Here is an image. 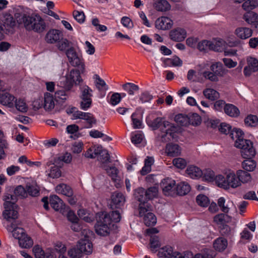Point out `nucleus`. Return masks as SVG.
<instances>
[{"label": "nucleus", "instance_id": "obj_1", "mask_svg": "<svg viewBox=\"0 0 258 258\" xmlns=\"http://www.w3.org/2000/svg\"><path fill=\"white\" fill-rule=\"evenodd\" d=\"M231 136L233 140L235 139V146L241 149V155L246 159L242 163V168L246 171H252L255 168L256 164L254 160L251 159L255 155L252 142L244 139V134L239 131L233 132Z\"/></svg>", "mask_w": 258, "mask_h": 258}, {"label": "nucleus", "instance_id": "obj_2", "mask_svg": "<svg viewBox=\"0 0 258 258\" xmlns=\"http://www.w3.org/2000/svg\"><path fill=\"white\" fill-rule=\"evenodd\" d=\"M92 252V244L88 239H81L77 244L68 250L71 258H81L83 254H89Z\"/></svg>", "mask_w": 258, "mask_h": 258}, {"label": "nucleus", "instance_id": "obj_3", "mask_svg": "<svg viewBox=\"0 0 258 258\" xmlns=\"http://www.w3.org/2000/svg\"><path fill=\"white\" fill-rule=\"evenodd\" d=\"M216 183L218 186L225 189L230 188H235L241 186L239 180L238 179L236 174L234 172H230L226 174V176L219 174L216 176Z\"/></svg>", "mask_w": 258, "mask_h": 258}, {"label": "nucleus", "instance_id": "obj_4", "mask_svg": "<svg viewBox=\"0 0 258 258\" xmlns=\"http://www.w3.org/2000/svg\"><path fill=\"white\" fill-rule=\"evenodd\" d=\"M147 124L154 130L158 129L163 125L165 128H167L165 136L168 135L173 140L177 138L176 133L178 131V127L174 125L168 121H163V118L161 117H157L153 120H148Z\"/></svg>", "mask_w": 258, "mask_h": 258}, {"label": "nucleus", "instance_id": "obj_5", "mask_svg": "<svg viewBox=\"0 0 258 258\" xmlns=\"http://www.w3.org/2000/svg\"><path fill=\"white\" fill-rule=\"evenodd\" d=\"M23 20L26 29L29 31L42 32L45 30V23L39 15L25 16Z\"/></svg>", "mask_w": 258, "mask_h": 258}, {"label": "nucleus", "instance_id": "obj_6", "mask_svg": "<svg viewBox=\"0 0 258 258\" xmlns=\"http://www.w3.org/2000/svg\"><path fill=\"white\" fill-rule=\"evenodd\" d=\"M23 20L26 29L29 31L42 32L45 30V23L39 15L25 16Z\"/></svg>", "mask_w": 258, "mask_h": 258}, {"label": "nucleus", "instance_id": "obj_7", "mask_svg": "<svg viewBox=\"0 0 258 258\" xmlns=\"http://www.w3.org/2000/svg\"><path fill=\"white\" fill-rule=\"evenodd\" d=\"M96 224L95 229L96 233L101 236H106L110 233V229L112 226L110 224L109 217L106 215L100 214L99 212L96 214Z\"/></svg>", "mask_w": 258, "mask_h": 258}, {"label": "nucleus", "instance_id": "obj_8", "mask_svg": "<svg viewBox=\"0 0 258 258\" xmlns=\"http://www.w3.org/2000/svg\"><path fill=\"white\" fill-rule=\"evenodd\" d=\"M79 70L73 69L71 71L69 74L67 75L63 80L61 81L60 84L67 90H70L73 87L74 84L79 85L82 82L80 74L82 73L81 72V67L78 68Z\"/></svg>", "mask_w": 258, "mask_h": 258}, {"label": "nucleus", "instance_id": "obj_9", "mask_svg": "<svg viewBox=\"0 0 258 258\" xmlns=\"http://www.w3.org/2000/svg\"><path fill=\"white\" fill-rule=\"evenodd\" d=\"M136 199L140 202L139 206V215L141 217L145 213L151 210V205L148 203V199L144 188L142 187L136 189L134 193Z\"/></svg>", "mask_w": 258, "mask_h": 258}, {"label": "nucleus", "instance_id": "obj_10", "mask_svg": "<svg viewBox=\"0 0 258 258\" xmlns=\"http://www.w3.org/2000/svg\"><path fill=\"white\" fill-rule=\"evenodd\" d=\"M70 64L74 67H81V72L85 71V64L83 58L78 55L73 47L68 48L66 52Z\"/></svg>", "mask_w": 258, "mask_h": 258}, {"label": "nucleus", "instance_id": "obj_11", "mask_svg": "<svg viewBox=\"0 0 258 258\" xmlns=\"http://www.w3.org/2000/svg\"><path fill=\"white\" fill-rule=\"evenodd\" d=\"M16 25V22L13 16L9 14L0 16V32L12 31Z\"/></svg>", "mask_w": 258, "mask_h": 258}, {"label": "nucleus", "instance_id": "obj_12", "mask_svg": "<svg viewBox=\"0 0 258 258\" xmlns=\"http://www.w3.org/2000/svg\"><path fill=\"white\" fill-rule=\"evenodd\" d=\"M73 119H81L86 121L85 128H89L96 124L97 120L94 116L89 112H84L80 110L72 112Z\"/></svg>", "mask_w": 258, "mask_h": 258}, {"label": "nucleus", "instance_id": "obj_13", "mask_svg": "<svg viewBox=\"0 0 258 258\" xmlns=\"http://www.w3.org/2000/svg\"><path fill=\"white\" fill-rule=\"evenodd\" d=\"M19 224V221H14L7 227V230L12 232L13 237L19 240L26 234L23 228L18 226Z\"/></svg>", "mask_w": 258, "mask_h": 258}, {"label": "nucleus", "instance_id": "obj_14", "mask_svg": "<svg viewBox=\"0 0 258 258\" xmlns=\"http://www.w3.org/2000/svg\"><path fill=\"white\" fill-rule=\"evenodd\" d=\"M247 65L244 68L245 76H249L252 72L258 70V60L254 57H248L247 58Z\"/></svg>", "mask_w": 258, "mask_h": 258}, {"label": "nucleus", "instance_id": "obj_15", "mask_svg": "<svg viewBox=\"0 0 258 258\" xmlns=\"http://www.w3.org/2000/svg\"><path fill=\"white\" fill-rule=\"evenodd\" d=\"M155 24L157 29L161 30H167L171 28L173 22L167 17H161L156 20Z\"/></svg>", "mask_w": 258, "mask_h": 258}, {"label": "nucleus", "instance_id": "obj_16", "mask_svg": "<svg viewBox=\"0 0 258 258\" xmlns=\"http://www.w3.org/2000/svg\"><path fill=\"white\" fill-rule=\"evenodd\" d=\"M125 201V197L121 192H114L111 196V207L118 208L123 206Z\"/></svg>", "mask_w": 258, "mask_h": 258}, {"label": "nucleus", "instance_id": "obj_17", "mask_svg": "<svg viewBox=\"0 0 258 258\" xmlns=\"http://www.w3.org/2000/svg\"><path fill=\"white\" fill-rule=\"evenodd\" d=\"M175 185V181L171 178L164 179L160 184L164 195L169 196Z\"/></svg>", "mask_w": 258, "mask_h": 258}, {"label": "nucleus", "instance_id": "obj_18", "mask_svg": "<svg viewBox=\"0 0 258 258\" xmlns=\"http://www.w3.org/2000/svg\"><path fill=\"white\" fill-rule=\"evenodd\" d=\"M17 209V206H11L9 208L5 209L3 212V216L8 221H11L12 220H16L18 217V212Z\"/></svg>", "mask_w": 258, "mask_h": 258}, {"label": "nucleus", "instance_id": "obj_19", "mask_svg": "<svg viewBox=\"0 0 258 258\" xmlns=\"http://www.w3.org/2000/svg\"><path fill=\"white\" fill-rule=\"evenodd\" d=\"M50 204L51 207L57 211L62 212L64 210V205L63 201L56 195L50 197Z\"/></svg>", "mask_w": 258, "mask_h": 258}, {"label": "nucleus", "instance_id": "obj_20", "mask_svg": "<svg viewBox=\"0 0 258 258\" xmlns=\"http://www.w3.org/2000/svg\"><path fill=\"white\" fill-rule=\"evenodd\" d=\"M181 151V148L177 144L169 143L166 146L165 153L168 156H178L180 155Z\"/></svg>", "mask_w": 258, "mask_h": 258}, {"label": "nucleus", "instance_id": "obj_21", "mask_svg": "<svg viewBox=\"0 0 258 258\" xmlns=\"http://www.w3.org/2000/svg\"><path fill=\"white\" fill-rule=\"evenodd\" d=\"M243 19L248 23L258 29V15L253 12H248L243 15Z\"/></svg>", "mask_w": 258, "mask_h": 258}, {"label": "nucleus", "instance_id": "obj_22", "mask_svg": "<svg viewBox=\"0 0 258 258\" xmlns=\"http://www.w3.org/2000/svg\"><path fill=\"white\" fill-rule=\"evenodd\" d=\"M15 97L9 93L6 92L0 95V102L4 105L12 107L14 105Z\"/></svg>", "mask_w": 258, "mask_h": 258}, {"label": "nucleus", "instance_id": "obj_23", "mask_svg": "<svg viewBox=\"0 0 258 258\" xmlns=\"http://www.w3.org/2000/svg\"><path fill=\"white\" fill-rule=\"evenodd\" d=\"M55 191L58 194H62L68 197L73 196V191L71 187L64 183H61L55 187Z\"/></svg>", "mask_w": 258, "mask_h": 258}, {"label": "nucleus", "instance_id": "obj_24", "mask_svg": "<svg viewBox=\"0 0 258 258\" xmlns=\"http://www.w3.org/2000/svg\"><path fill=\"white\" fill-rule=\"evenodd\" d=\"M3 200L5 201L4 208L7 209L11 206H16L15 204L18 201V198L15 195L7 193L4 196Z\"/></svg>", "mask_w": 258, "mask_h": 258}, {"label": "nucleus", "instance_id": "obj_25", "mask_svg": "<svg viewBox=\"0 0 258 258\" xmlns=\"http://www.w3.org/2000/svg\"><path fill=\"white\" fill-rule=\"evenodd\" d=\"M225 43L222 39H213L212 41H210V49L215 51H221L224 49Z\"/></svg>", "mask_w": 258, "mask_h": 258}, {"label": "nucleus", "instance_id": "obj_26", "mask_svg": "<svg viewBox=\"0 0 258 258\" xmlns=\"http://www.w3.org/2000/svg\"><path fill=\"white\" fill-rule=\"evenodd\" d=\"M54 107L53 96L50 93H46L44 97L43 107L47 111L51 110Z\"/></svg>", "mask_w": 258, "mask_h": 258}, {"label": "nucleus", "instance_id": "obj_27", "mask_svg": "<svg viewBox=\"0 0 258 258\" xmlns=\"http://www.w3.org/2000/svg\"><path fill=\"white\" fill-rule=\"evenodd\" d=\"M186 173L191 178H198L203 175L202 170L195 166H190L186 170Z\"/></svg>", "mask_w": 258, "mask_h": 258}, {"label": "nucleus", "instance_id": "obj_28", "mask_svg": "<svg viewBox=\"0 0 258 258\" xmlns=\"http://www.w3.org/2000/svg\"><path fill=\"white\" fill-rule=\"evenodd\" d=\"M224 110L225 113L231 117H236L238 116L240 114L238 108L232 104H226Z\"/></svg>", "mask_w": 258, "mask_h": 258}, {"label": "nucleus", "instance_id": "obj_29", "mask_svg": "<svg viewBox=\"0 0 258 258\" xmlns=\"http://www.w3.org/2000/svg\"><path fill=\"white\" fill-rule=\"evenodd\" d=\"M227 213H221L216 215L214 218V221L218 225H224L231 222V217L229 216Z\"/></svg>", "mask_w": 258, "mask_h": 258}, {"label": "nucleus", "instance_id": "obj_30", "mask_svg": "<svg viewBox=\"0 0 258 258\" xmlns=\"http://www.w3.org/2000/svg\"><path fill=\"white\" fill-rule=\"evenodd\" d=\"M154 8L158 11L166 12L170 9L171 6L166 0H158L154 4Z\"/></svg>", "mask_w": 258, "mask_h": 258}, {"label": "nucleus", "instance_id": "obj_31", "mask_svg": "<svg viewBox=\"0 0 258 258\" xmlns=\"http://www.w3.org/2000/svg\"><path fill=\"white\" fill-rule=\"evenodd\" d=\"M190 190V185L185 182H181L176 186L177 193L179 196H184Z\"/></svg>", "mask_w": 258, "mask_h": 258}, {"label": "nucleus", "instance_id": "obj_32", "mask_svg": "<svg viewBox=\"0 0 258 258\" xmlns=\"http://www.w3.org/2000/svg\"><path fill=\"white\" fill-rule=\"evenodd\" d=\"M80 98H92L93 96V91L88 86L86 85H80Z\"/></svg>", "mask_w": 258, "mask_h": 258}, {"label": "nucleus", "instance_id": "obj_33", "mask_svg": "<svg viewBox=\"0 0 258 258\" xmlns=\"http://www.w3.org/2000/svg\"><path fill=\"white\" fill-rule=\"evenodd\" d=\"M236 175L238 179L239 180L240 183H245L250 181L251 179L250 174L242 170H239L236 172Z\"/></svg>", "mask_w": 258, "mask_h": 258}, {"label": "nucleus", "instance_id": "obj_34", "mask_svg": "<svg viewBox=\"0 0 258 258\" xmlns=\"http://www.w3.org/2000/svg\"><path fill=\"white\" fill-rule=\"evenodd\" d=\"M100 214H103L104 215H106V217H109L110 219V224L113 226L114 224L113 222L117 223L120 221L121 216L120 213L118 211H112L110 213H107L105 212H99Z\"/></svg>", "mask_w": 258, "mask_h": 258}, {"label": "nucleus", "instance_id": "obj_35", "mask_svg": "<svg viewBox=\"0 0 258 258\" xmlns=\"http://www.w3.org/2000/svg\"><path fill=\"white\" fill-rule=\"evenodd\" d=\"M146 213L142 216H144V222L145 224L147 226L154 225L157 222V219L155 215L151 212H149L145 214Z\"/></svg>", "mask_w": 258, "mask_h": 258}, {"label": "nucleus", "instance_id": "obj_36", "mask_svg": "<svg viewBox=\"0 0 258 258\" xmlns=\"http://www.w3.org/2000/svg\"><path fill=\"white\" fill-rule=\"evenodd\" d=\"M213 246L216 250L223 251L227 247V241L223 238H218L215 240Z\"/></svg>", "mask_w": 258, "mask_h": 258}, {"label": "nucleus", "instance_id": "obj_37", "mask_svg": "<svg viewBox=\"0 0 258 258\" xmlns=\"http://www.w3.org/2000/svg\"><path fill=\"white\" fill-rule=\"evenodd\" d=\"M204 96L209 100H215L219 98V93L214 89L208 88L203 91Z\"/></svg>", "mask_w": 258, "mask_h": 258}, {"label": "nucleus", "instance_id": "obj_38", "mask_svg": "<svg viewBox=\"0 0 258 258\" xmlns=\"http://www.w3.org/2000/svg\"><path fill=\"white\" fill-rule=\"evenodd\" d=\"M122 87L123 89L130 95H134L135 92L139 90V87L132 83H126L123 84Z\"/></svg>", "mask_w": 258, "mask_h": 258}, {"label": "nucleus", "instance_id": "obj_39", "mask_svg": "<svg viewBox=\"0 0 258 258\" xmlns=\"http://www.w3.org/2000/svg\"><path fill=\"white\" fill-rule=\"evenodd\" d=\"M154 163V159L151 157H147V159L145 160L144 166L141 170V174L142 175H145L150 172L151 170V165Z\"/></svg>", "mask_w": 258, "mask_h": 258}, {"label": "nucleus", "instance_id": "obj_40", "mask_svg": "<svg viewBox=\"0 0 258 258\" xmlns=\"http://www.w3.org/2000/svg\"><path fill=\"white\" fill-rule=\"evenodd\" d=\"M219 130L221 133L224 134L225 135L230 134V136L233 140H234L232 138L231 134L233 132L236 131H239L243 134L242 131L241 130H240V129L235 128L233 130H231V126L229 124H227L226 123H221L220 124V127L219 128ZM234 140L235 141V139Z\"/></svg>", "mask_w": 258, "mask_h": 258}, {"label": "nucleus", "instance_id": "obj_41", "mask_svg": "<svg viewBox=\"0 0 258 258\" xmlns=\"http://www.w3.org/2000/svg\"><path fill=\"white\" fill-rule=\"evenodd\" d=\"M19 243L20 246L21 247L28 248L32 246L33 242L32 239L25 234V236H23L22 238L19 240Z\"/></svg>", "mask_w": 258, "mask_h": 258}, {"label": "nucleus", "instance_id": "obj_42", "mask_svg": "<svg viewBox=\"0 0 258 258\" xmlns=\"http://www.w3.org/2000/svg\"><path fill=\"white\" fill-rule=\"evenodd\" d=\"M79 130V126L75 124L69 125L66 128L67 132L72 135L70 137L73 139H76L79 137L80 134L78 133Z\"/></svg>", "mask_w": 258, "mask_h": 258}, {"label": "nucleus", "instance_id": "obj_43", "mask_svg": "<svg viewBox=\"0 0 258 258\" xmlns=\"http://www.w3.org/2000/svg\"><path fill=\"white\" fill-rule=\"evenodd\" d=\"M108 175L111 177V179L115 182L118 183L120 181V177L118 175V170L114 167H109L106 169Z\"/></svg>", "mask_w": 258, "mask_h": 258}, {"label": "nucleus", "instance_id": "obj_44", "mask_svg": "<svg viewBox=\"0 0 258 258\" xmlns=\"http://www.w3.org/2000/svg\"><path fill=\"white\" fill-rule=\"evenodd\" d=\"M150 245L151 250L155 252L161 246V242L159 238L156 235H151L150 239Z\"/></svg>", "mask_w": 258, "mask_h": 258}, {"label": "nucleus", "instance_id": "obj_45", "mask_svg": "<svg viewBox=\"0 0 258 258\" xmlns=\"http://www.w3.org/2000/svg\"><path fill=\"white\" fill-rule=\"evenodd\" d=\"M72 46V43L67 39L63 38L62 35H61V39L57 42V48L60 51H64L67 48H70Z\"/></svg>", "mask_w": 258, "mask_h": 258}, {"label": "nucleus", "instance_id": "obj_46", "mask_svg": "<svg viewBox=\"0 0 258 258\" xmlns=\"http://www.w3.org/2000/svg\"><path fill=\"white\" fill-rule=\"evenodd\" d=\"M173 248L170 246H165L162 248L158 253L159 257L165 258H171V256L173 253Z\"/></svg>", "mask_w": 258, "mask_h": 258}, {"label": "nucleus", "instance_id": "obj_47", "mask_svg": "<svg viewBox=\"0 0 258 258\" xmlns=\"http://www.w3.org/2000/svg\"><path fill=\"white\" fill-rule=\"evenodd\" d=\"M61 33H46L45 39L49 43H55L58 42L61 39Z\"/></svg>", "mask_w": 258, "mask_h": 258}, {"label": "nucleus", "instance_id": "obj_48", "mask_svg": "<svg viewBox=\"0 0 258 258\" xmlns=\"http://www.w3.org/2000/svg\"><path fill=\"white\" fill-rule=\"evenodd\" d=\"M165 66H181L182 61L177 56H174L171 58H166L164 60Z\"/></svg>", "mask_w": 258, "mask_h": 258}, {"label": "nucleus", "instance_id": "obj_49", "mask_svg": "<svg viewBox=\"0 0 258 258\" xmlns=\"http://www.w3.org/2000/svg\"><path fill=\"white\" fill-rule=\"evenodd\" d=\"M258 6V2L257 0H248L245 1L242 4V8L248 12L255 8Z\"/></svg>", "mask_w": 258, "mask_h": 258}, {"label": "nucleus", "instance_id": "obj_50", "mask_svg": "<svg viewBox=\"0 0 258 258\" xmlns=\"http://www.w3.org/2000/svg\"><path fill=\"white\" fill-rule=\"evenodd\" d=\"M211 71L218 76H222L223 70L222 65L220 62H216L212 64L210 67Z\"/></svg>", "mask_w": 258, "mask_h": 258}, {"label": "nucleus", "instance_id": "obj_51", "mask_svg": "<svg viewBox=\"0 0 258 258\" xmlns=\"http://www.w3.org/2000/svg\"><path fill=\"white\" fill-rule=\"evenodd\" d=\"M203 178L204 180L212 181H216V177L214 172L210 169H207L203 171Z\"/></svg>", "mask_w": 258, "mask_h": 258}, {"label": "nucleus", "instance_id": "obj_52", "mask_svg": "<svg viewBox=\"0 0 258 258\" xmlns=\"http://www.w3.org/2000/svg\"><path fill=\"white\" fill-rule=\"evenodd\" d=\"M196 201L198 205L204 207H207L210 203L209 198L204 195H198L197 197Z\"/></svg>", "mask_w": 258, "mask_h": 258}, {"label": "nucleus", "instance_id": "obj_53", "mask_svg": "<svg viewBox=\"0 0 258 258\" xmlns=\"http://www.w3.org/2000/svg\"><path fill=\"white\" fill-rule=\"evenodd\" d=\"M188 258H214L213 252L211 251H208L203 253H197L194 256L190 252H187Z\"/></svg>", "mask_w": 258, "mask_h": 258}, {"label": "nucleus", "instance_id": "obj_54", "mask_svg": "<svg viewBox=\"0 0 258 258\" xmlns=\"http://www.w3.org/2000/svg\"><path fill=\"white\" fill-rule=\"evenodd\" d=\"M258 122V118L256 115H249L244 119V122L246 125L248 126H255Z\"/></svg>", "mask_w": 258, "mask_h": 258}, {"label": "nucleus", "instance_id": "obj_55", "mask_svg": "<svg viewBox=\"0 0 258 258\" xmlns=\"http://www.w3.org/2000/svg\"><path fill=\"white\" fill-rule=\"evenodd\" d=\"M153 98V96L147 91L142 92L139 96V101L142 103L149 102Z\"/></svg>", "mask_w": 258, "mask_h": 258}, {"label": "nucleus", "instance_id": "obj_56", "mask_svg": "<svg viewBox=\"0 0 258 258\" xmlns=\"http://www.w3.org/2000/svg\"><path fill=\"white\" fill-rule=\"evenodd\" d=\"M14 105L17 109L21 112H25L27 111V106L25 102L22 99L15 100Z\"/></svg>", "mask_w": 258, "mask_h": 258}, {"label": "nucleus", "instance_id": "obj_57", "mask_svg": "<svg viewBox=\"0 0 258 258\" xmlns=\"http://www.w3.org/2000/svg\"><path fill=\"white\" fill-rule=\"evenodd\" d=\"M80 108L84 110H87L91 107L92 104V98H80Z\"/></svg>", "mask_w": 258, "mask_h": 258}, {"label": "nucleus", "instance_id": "obj_58", "mask_svg": "<svg viewBox=\"0 0 258 258\" xmlns=\"http://www.w3.org/2000/svg\"><path fill=\"white\" fill-rule=\"evenodd\" d=\"M14 195L18 197L24 198L27 197V189H25L22 185H18L14 190Z\"/></svg>", "mask_w": 258, "mask_h": 258}, {"label": "nucleus", "instance_id": "obj_59", "mask_svg": "<svg viewBox=\"0 0 258 258\" xmlns=\"http://www.w3.org/2000/svg\"><path fill=\"white\" fill-rule=\"evenodd\" d=\"M175 121L181 126L186 125L188 123V117L182 114H179L175 117Z\"/></svg>", "mask_w": 258, "mask_h": 258}, {"label": "nucleus", "instance_id": "obj_60", "mask_svg": "<svg viewBox=\"0 0 258 258\" xmlns=\"http://www.w3.org/2000/svg\"><path fill=\"white\" fill-rule=\"evenodd\" d=\"M146 196L148 200L156 197L158 193V188L156 186H152L145 190Z\"/></svg>", "mask_w": 258, "mask_h": 258}, {"label": "nucleus", "instance_id": "obj_61", "mask_svg": "<svg viewBox=\"0 0 258 258\" xmlns=\"http://www.w3.org/2000/svg\"><path fill=\"white\" fill-rule=\"evenodd\" d=\"M173 164L178 168L183 169L186 167L187 162L186 160L183 158H177L173 159Z\"/></svg>", "mask_w": 258, "mask_h": 258}, {"label": "nucleus", "instance_id": "obj_62", "mask_svg": "<svg viewBox=\"0 0 258 258\" xmlns=\"http://www.w3.org/2000/svg\"><path fill=\"white\" fill-rule=\"evenodd\" d=\"M134 128H140L142 127V123L140 117L138 116V114L134 113L131 116Z\"/></svg>", "mask_w": 258, "mask_h": 258}, {"label": "nucleus", "instance_id": "obj_63", "mask_svg": "<svg viewBox=\"0 0 258 258\" xmlns=\"http://www.w3.org/2000/svg\"><path fill=\"white\" fill-rule=\"evenodd\" d=\"M121 100V94L119 93H114L111 96L108 101L112 105L115 106L118 104Z\"/></svg>", "mask_w": 258, "mask_h": 258}, {"label": "nucleus", "instance_id": "obj_64", "mask_svg": "<svg viewBox=\"0 0 258 258\" xmlns=\"http://www.w3.org/2000/svg\"><path fill=\"white\" fill-rule=\"evenodd\" d=\"M33 252L36 258H45V257L44 251L39 245H35L33 247Z\"/></svg>", "mask_w": 258, "mask_h": 258}]
</instances>
